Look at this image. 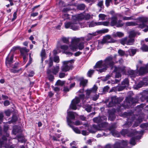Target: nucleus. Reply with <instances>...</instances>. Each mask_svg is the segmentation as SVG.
Instances as JSON below:
<instances>
[{
	"label": "nucleus",
	"instance_id": "f257e3e1",
	"mask_svg": "<svg viewBox=\"0 0 148 148\" xmlns=\"http://www.w3.org/2000/svg\"><path fill=\"white\" fill-rule=\"evenodd\" d=\"M113 58L111 56L107 57L103 61L100 60L94 66L95 68H99V71L100 73L105 71L109 67H112L114 64L112 61Z\"/></svg>",
	"mask_w": 148,
	"mask_h": 148
},
{
	"label": "nucleus",
	"instance_id": "f03ea898",
	"mask_svg": "<svg viewBox=\"0 0 148 148\" xmlns=\"http://www.w3.org/2000/svg\"><path fill=\"white\" fill-rule=\"evenodd\" d=\"M84 18V15L80 14L72 16V22H67L64 23L65 27L66 28H70L73 30H77L78 27L75 25L77 24L79 20Z\"/></svg>",
	"mask_w": 148,
	"mask_h": 148
},
{
	"label": "nucleus",
	"instance_id": "7ed1b4c3",
	"mask_svg": "<svg viewBox=\"0 0 148 148\" xmlns=\"http://www.w3.org/2000/svg\"><path fill=\"white\" fill-rule=\"evenodd\" d=\"M147 21V19L144 18H140L137 19L136 22H128L125 23L126 25L127 26H135L138 25V27L143 28L145 27V24L143 23H145Z\"/></svg>",
	"mask_w": 148,
	"mask_h": 148
},
{
	"label": "nucleus",
	"instance_id": "20e7f679",
	"mask_svg": "<svg viewBox=\"0 0 148 148\" xmlns=\"http://www.w3.org/2000/svg\"><path fill=\"white\" fill-rule=\"evenodd\" d=\"M107 120V118L105 116H103L101 117L98 116L95 117L93 119V121L98 124H100L98 126L100 125L99 128H101L104 130V127H106L107 125V123L106 122Z\"/></svg>",
	"mask_w": 148,
	"mask_h": 148
},
{
	"label": "nucleus",
	"instance_id": "39448f33",
	"mask_svg": "<svg viewBox=\"0 0 148 148\" xmlns=\"http://www.w3.org/2000/svg\"><path fill=\"white\" fill-rule=\"evenodd\" d=\"M127 141L123 140L117 141L114 145V148H126L127 145ZM112 145L110 144L106 145L104 148H111Z\"/></svg>",
	"mask_w": 148,
	"mask_h": 148
},
{
	"label": "nucleus",
	"instance_id": "423d86ee",
	"mask_svg": "<svg viewBox=\"0 0 148 148\" xmlns=\"http://www.w3.org/2000/svg\"><path fill=\"white\" fill-rule=\"evenodd\" d=\"M117 19L116 16L114 15L111 17L110 18V25L112 26L116 25L117 27H118L123 26L124 23H122L121 20H119L117 21Z\"/></svg>",
	"mask_w": 148,
	"mask_h": 148
},
{
	"label": "nucleus",
	"instance_id": "0eeeda50",
	"mask_svg": "<svg viewBox=\"0 0 148 148\" xmlns=\"http://www.w3.org/2000/svg\"><path fill=\"white\" fill-rule=\"evenodd\" d=\"M114 71L115 73V77L116 78H119L121 77V73L124 74L126 72L125 67L122 66L119 67H114Z\"/></svg>",
	"mask_w": 148,
	"mask_h": 148
},
{
	"label": "nucleus",
	"instance_id": "6e6552de",
	"mask_svg": "<svg viewBox=\"0 0 148 148\" xmlns=\"http://www.w3.org/2000/svg\"><path fill=\"white\" fill-rule=\"evenodd\" d=\"M80 38L74 37L71 38V44L69 47L70 49L73 51H75L77 48V44L79 41Z\"/></svg>",
	"mask_w": 148,
	"mask_h": 148
},
{
	"label": "nucleus",
	"instance_id": "1a4fd4ad",
	"mask_svg": "<svg viewBox=\"0 0 148 148\" xmlns=\"http://www.w3.org/2000/svg\"><path fill=\"white\" fill-rule=\"evenodd\" d=\"M116 40L112 38L110 36L107 35L103 38L102 42L103 43H115L116 42Z\"/></svg>",
	"mask_w": 148,
	"mask_h": 148
},
{
	"label": "nucleus",
	"instance_id": "9d476101",
	"mask_svg": "<svg viewBox=\"0 0 148 148\" xmlns=\"http://www.w3.org/2000/svg\"><path fill=\"white\" fill-rule=\"evenodd\" d=\"M63 65L61 67L62 71L66 72L69 71L72 67V65L68 64V62L63 61L62 62Z\"/></svg>",
	"mask_w": 148,
	"mask_h": 148
},
{
	"label": "nucleus",
	"instance_id": "9b49d317",
	"mask_svg": "<svg viewBox=\"0 0 148 148\" xmlns=\"http://www.w3.org/2000/svg\"><path fill=\"white\" fill-rule=\"evenodd\" d=\"M80 99L79 97H76L74 99L71 101V104L70 107L72 109L75 110L77 109V104L79 103Z\"/></svg>",
	"mask_w": 148,
	"mask_h": 148
},
{
	"label": "nucleus",
	"instance_id": "f8f14e48",
	"mask_svg": "<svg viewBox=\"0 0 148 148\" xmlns=\"http://www.w3.org/2000/svg\"><path fill=\"white\" fill-rule=\"evenodd\" d=\"M67 114L68 116L66 118L67 121V119H68L71 122L70 125L72 124V120L75 119V116L77 115V114L75 112H68Z\"/></svg>",
	"mask_w": 148,
	"mask_h": 148
},
{
	"label": "nucleus",
	"instance_id": "ddd939ff",
	"mask_svg": "<svg viewBox=\"0 0 148 148\" xmlns=\"http://www.w3.org/2000/svg\"><path fill=\"white\" fill-rule=\"evenodd\" d=\"M148 72V63L144 66L140 67L139 72L140 75H143Z\"/></svg>",
	"mask_w": 148,
	"mask_h": 148
},
{
	"label": "nucleus",
	"instance_id": "4468645a",
	"mask_svg": "<svg viewBox=\"0 0 148 148\" xmlns=\"http://www.w3.org/2000/svg\"><path fill=\"white\" fill-rule=\"evenodd\" d=\"M100 125L97 126L96 125H93L92 127H91V129H90L89 128H88L89 131L92 133H95L97 130H104V129L101 128H99V127Z\"/></svg>",
	"mask_w": 148,
	"mask_h": 148
},
{
	"label": "nucleus",
	"instance_id": "2eb2a0df",
	"mask_svg": "<svg viewBox=\"0 0 148 148\" xmlns=\"http://www.w3.org/2000/svg\"><path fill=\"white\" fill-rule=\"evenodd\" d=\"M60 70V67L59 65H57L55 66H54L51 71L50 70H48L47 71V73L48 74L50 73H52L53 74L56 75L59 71Z\"/></svg>",
	"mask_w": 148,
	"mask_h": 148
},
{
	"label": "nucleus",
	"instance_id": "dca6fc26",
	"mask_svg": "<svg viewBox=\"0 0 148 148\" xmlns=\"http://www.w3.org/2000/svg\"><path fill=\"white\" fill-rule=\"evenodd\" d=\"M13 54L10 53L6 59L5 63L7 65L13 62Z\"/></svg>",
	"mask_w": 148,
	"mask_h": 148
},
{
	"label": "nucleus",
	"instance_id": "f3484780",
	"mask_svg": "<svg viewBox=\"0 0 148 148\" xmlns=\"http://www.w3.org/2000/svg\"><path fill=\"white\" fill-rule=\"evenodd\" d=\"M115 110L112 109L111 110H109L108 113L109 114L108 119L111 121H112L114 119L115 116L114 114Z\"/></svg>",
	"mask_w": 148,
	"mask_h": 148
},
{
	"label": "nucleus",
	"instance_id": "a211bd4d",
	"mask_svg": "<svg viewBox=\"0 0 148 148\" xmlns=\"http://www.w3.org/2000/svg\"><path fill=\"white\" fill-rule=\"evenodd\" d=\"M97 88L96 86H94L90 90H86V97L88 98L89 97L90 94L92 92L95 93L96 92Z\"/></svg>",
	"mask_w": 148,
	"mask_h": 148
},
{
	"label": "nucleus",
	"instance_id": "6ab92c4d",
	"mask_svg": "<svg viewBox=\"0 0 148 148\" xmlns=\"http://www.w3.org/2000/svg\"><path fill=\"white\" fill-rule=\"evenodd\" d=\"M97 35V32L92 33H89L88 35L85 37L84 38H83L82 40H84V39L87 40H89L91 39L94 36H95Z\"/></svg>",
	"mask_w": 148,
	"mask_h": 148
},
{
	"label": "nucleus",
	"instance_id": "aec40b11",
	"mask_svg": "<svg viewBox=\"0 0 148 148\" xmlns=\"http://www.w3.org/2000/svg\"><path fill=\"white\" fill-rule=\"evenodd\" d=\"M60 49L61 50H60L59 52H62L63 53H65L69 49V46L66 45H61L59 48L58 49L59 50Z\"/></svg>",
	"mask_w": 148,
	"mask_h": 148
},
{
	"label": "nucleus",
	"instance_id": "412c9836",
	"mask_svg": "<svg viewBox=\"0 0 148 148\" xmlns=\"http://www.w3.org/2000/svg\"><path fill=\"white\" fill-rule=\"evenodd\" d=\"M71 123V121H70L69 119H67V123L68 125L71 127L74 131L77 134H79L81 133L80 131L78 129V128L77 127H74L73 126H72V124L70 125V123Z\"/></svg>",
	"mask_w": 148,
	"mask_h": 148
},
{
	"label": "nucleus",
	"instance_id": "4be33fe9",
	"mask_svg": "<svg viewBox=\"0 0 148 148\" xmlns=\"http://www.w3.org/2000/svg\"><path fill=\"white\" fill-rule=\"evenodd\" d=\"M124 36V34L123 33L119 32H114L112 34V37L114 38H116L117 37L121 38L123 36Z\"/></svg>",
	"mask_w": 148,
	"mask_h": 148
},
{
	"label": "nucleus",
	"instance_id": "5701e85b",
	"mask_svg": "<svg viewBox=\"0 0 148 148\" xmlns=\"http://www.w3.org/2000/svg\"><path fill=\"white\" fill-rule=\"evenodd\" d=\"M140 33L138 32H136L134 30H132L130 31L129 32V37L133 38L137 35H139Z\"/></svg>",
	"mask_w": 148,
	"mask_h": 148
},
{
	"label": "nucleus",
	"instance_id": "b1692460",
	"mask_svg": "<svg viewBox=\"0 0 148 148\" xmlns=\"http://www.w3.org/2000/svg\"><path fill=\"white\" fill-rule=\"evenodd\" d=\"M140 138V137L138 136H136L134 137H132L130 140V143L133 145H134L136 144L135 141L137 140H139Z\"/></svg>",
	"mask_w": 148,
	"mask_h": 148
},
{
	"label": "nucleus",
	"instance_id": "393cba45",
	"mask_svg": "<svg viewBox=\"0 0 148 148\" xmlns=\"http://www.w3.org/2000/svg\"><path fill=\"white\" fill-rule=\"evenodd\" d=\"M20 50L21 54L23 56H26L27 53L29 51V50L25 47L20 48Z\"/></svg>",
	"mask_w": 148,
	"mask_h": 148
},
{
	"label": "nucleus",
	"instance_id": "a878e982",
	"mask_svg": "<svg viewBox=\"0 0 148 148\" xmlns=\"http://www.w3.org/2000/svg\"><path fill=\"white\" fill-rule=\"evenodd\" d=\"M111 99L114 104L119 103L121 101L120 99L118 98H117L116 96H114L111 97Z\"/></svg>",
	"mask_w": 148,
	"mask_h": 148
},
{
	"label": "nucleus",
	"instance_id": "bb28decb",
	"mask_svg": "<svg viewBox=\"0 0 148 148\" xmlns=\"http://www.w3.org/2000/svg\"><path fill=\"white\" fill-rule=\"evenodd\" d=\"M127 38V45H132L134 44V38L132 37Z\"/></svg>",
	"mask_w": 148,
	"mask_h": 148
},
{
	"label": "nucleus",
	"instance_id": "cd10ccee",
	"mask_svg": "<svg viewBox=\"0 0 148 148\" xmlns=\"http://www.w3.org/2000/svg\"><path fill=\"white\" fill-rule=\"evenodd\" d=\"M21 131L20 127L16 126L14 127L13 130V134L15 135H16L17 133L20 132Z\"/></svg>",
	"mask_w": 148,
	"mask_h": 148
},
{
	"label": "nucleus",
	"instance_id": "c85d7f7f",
	"mask_svg": "<svg viewBox=\"0 0 148 148\" xmlns=\"http://www.w3.org/2000/svg\"><path fill=\"white\" fill-rule=\"evenodd\" d=\"M137 49H130L128 50V52L130 56H133L136 53Z\"/></svg>",
	"mask_w": 148,
	"mask_h": 148
},
{
	"label": "nucleus",
	"instance_id": "c756f323",
	"mask_svg": "<svg viewBox=\"0 0 148 148\" xmlns=\"http://www.w3.org/2000/svg\"><path fill=\"white\" fill-rule=\"evenodd\" d=\"M129 81L128 79L125 78L122 82V85L124 86L125 87L128 86Z\"/></svg>",
	"mask_w": 148,
	"mask_h": 148
},
{
	"label": "nucleus",
	"instance_id": "7c9ffc66",
	"mask_svg": "<svg viewBox=\"0 0 148 148\" xmlns=\"http://www.w3.org/2000/svg\"><path fill=\"white\" fill-rule=\"evenodd\" d=\"M127 37H125L120 40L121 43L123 45H125V44L127 45Z\"/></svg>",
	"mask_w": 148,
	"mask_h": 148
},
{
	"label": "nucleus",
	"instance_id": "2f4dec72",
	"mask_svg": "<svg viewBox=\"0 0 148 148\" xmlns=\"http://www.w3.org/2000/svg\"><path fill=\"white\" fill-rule=\"evenodd\" d=\"M46 63L48 64L49 67H51L53 64V58L51 57H50L48 61H45Z\"/></svg>",
	"mask_w": 148,
	"mask_h": 148
},
{
	"label": "nucleus",
	"instance_id": "473e14b6",
	"mask_svg": "<svg viewBox=\"0 0 148 148\" xmlns=\"http://www.w3.org/2000/svg\"><path fill=\"white\" fill-rule=\"evenodd\" d=\"M141 49L143 51H148V46L146 45L143 44L141 47Z\"/></svg>",
	"mask_w": 148,
	"mask_h": 148
},
{
	"label": "nucleus",
	"instance_id": "72a5a7b5",
	"mask_svg": "<svg viewBox=\"0 0 148 148\" xmlns=\"http://www.w3.org/2000/svg\"><path fill=\"white\" fill-rule=\"evenodd\" d=\"M142 119L141 118H138V119H137L136 121L135 124L134 125L133 127H135L138 125V124L141 123L142 121Z\"/></svg>",
	"mask_w": 148,
	"mask_h": 148
},
{
	"label": "nucleus",
	"instance_id": "f704fd0d",
	"mask_svg": "<svg viewBox=\"0 0 148 148\" xmlns=\"http://www.w3.org/2000/svg\"><path fill=\"white\" fill-rule=\"evenodd\" d=\"M128 74L130 77H135L136 74L134 71L132 70H130L128 71Z\"/></svg>",
	"mask_w": 148,
	"mask_h": 148
},
{
	"label": "nucleus",
	"instance_id": "c9c22d12",
	"mask_svg": "<svg viewBox=\"0 0 148 148\" xmlns=\"http://www.w3.org/2000/svg\"><path fill=\"white\" fill-rule=\"evenodd\" d=\"M108 29H104L102 30L97 31V34L100 33H105L108 32Z\"/></svg>",
	"mask_w": 148,
	"mask_h": 148
},
{
	"label": "nucleus",
	"instance_id": "e433bc0d",
	"mask_svg": "<svg viewBox=\"0 0 148 148\" xmlns=\"http://www.w3.org/2000/svg\"><path fill=\"white\" fill-rule=\"evenodd\" d=\"M87 82V80H82L80 81V85H82L83 87H84L85 86Z\"/></svg>",
	"mask_w": 148,
	"mask_h": 148
},
{
	"label": "nucleus",
	"instance_id": "4c0bfd02",
	"mask_svg": "<svg viewBox=\"0 0 148 148\" xmlns=\"http://www.w3.org/2000/svg\"><path fill=\"white\" fill-rule=\"evenodd\" d=\"M45 50V49H42L41 53V56L42 57V59H44L46 56Z\"/></svg>",
	"mask_w": 148,
	"mask_h": 148
},
{
	"label": "nucleus",
	"instance_id": "58836bf2",
	"mask_svg": "<svg viewBox=\"0 0 148 148\" xmlns=\"http://www.w3.org/2000/svg\"><path fill=\"white\" fill-rule=\"evenodd\" d=\"M85 7V6L84 4H80L79 5L77 6L78 9L80 10H84Z\"/></svg>",
	"mask_w": 148,
	"mask_h": 148
},
{
	"label": "nucleus",
	"instance_id": "ea45409f",
	"mask_svg": "<svg viewBox=\"0 0 148 148\" xmlns=\"http://www.w3.org/2000/svg\"><path fill=\"white\" fill-rule=\"evenodd\" d=\"M106 17V15L103 14H100L99 15V19L101 20H104Z\"/></svg>",
	"mask_w": 148,
	"mask_h": 148
},
{
	"label": "nucleus",
	"instance_id": "a19ab883",
	"mask_svg": "<svg viewBox=\"0 0 148 148\" xmlns=\"http://www.w3.org/2000/svg\"><path fill=\"white\" fill-rule=\"evenodd\" d=\"M64 83V82L59 80L56 82V84L57 85L62 86Z\"/></svg>",
	"mask_w": 148,
	"mask_h": 148
},
{
	"label": "nucleus",
	"instance_id": "79ce46f5",
	"mask_svg": "<svg viewBox=\"0 0 148 148\" xmlns=\"http://www.w3.org/2000/svg\"><path fill=\"white\" fill-rule=\"evenodd\" d=\"M20 48V47H14L12 48V49L10 51V53L11 54L12 53L13 54L14 52L17 49Z\"/></svg>",
	"mask_w": 148,
	"mask_h": 148
},
{
	"label": "nucleus",
	"instance_id": "37998d69",
	"mask_svg": "<svg viewBox=\"0 0 148 148\" xmlns=\"http://www.w3.org/2000/svg\"><path fill=\"white\" fill-rule=\"evenodd\" d=\"M147 19V21L145 23H144L145 24V27H147V28L145 29L143 31L145 32H147L148 31V22H147V19Z\"/></svg>",
	"mask_w": 148,
	"mask_h": 148
},
{
	"label": "nucleus",
	"instance_id": "c03bdc74",
	"mask_svg": "<svg viewBox=\"0 0 148 148\" xmlns=\"http://www.w3.org/2000/svg\"><path fill=\"white\" fill-rule=\"evenodd\" d=\"M123 20H134L132 16L130 17H127L124 16L123 17Z\"/></svg>",
	"mask_w": 148,
	"mask_h": 148
},
{
	"label": "nucleus",
	"instance_id": "a18cd8bd",
	"mask_svg": "<svg viewBox=\"0 0 148 148\" xmlns=\"http://www.w3.org/2000/svg\"><path fill=\"white\" fill-rule=\"evenodd\" d=\"M62 40L63 42L65 43H69V38L63 37L62 38Z\"/></svg>",
	"mask_w": 148,
	"mask_h": 148
},
{
	"label": "nucleus",
	"instance_id": "49530a36",
	"mask_svg": "<svg viewBox=\"0 0 148 148\" xmlns=\"http://www.w3.org/2000/svg\"><path fill=\"white\" fill-rule=\"evenodd\" d=\"M53 61L56 63H58L59 62V58L58 56H55L53 58Z\"/></svg>",
	"mask_w": 148,
	"mask_h": 148
},
{
	"label": "nucleus",
	"instance_id": "de8ad7c7",
	"mask_svg": "<svg viewBox=\"0 0 148 148\" xmlns=\"http://www.w3.org/2000/svg\"><path fill=\"white\" fill-rule=\"evenodd\" d=\"M118 53L119 55L121 56H123L125 54V51L121 49H119L118 50Z\"/></svg>",
	"mask_w": 148,
	"mask_h": 148
},
{
	"label": "nucleus",
	"instance_id": "09e8293b",
	"mask_svg": "<svg viewBox=\"0 0 148 148\" xmlns=\"http://www.w3.org/2000/svg\"><path fill=\"white\" fill-rule=\"evenodd\" d=\"M73 124L75 125H79L82 124V123L81 122L77 120L75 122H72V124Z\"/></svg>",
	"mask_w": 148,
	"mask_h": 148
},
{
	"label": "nucleus",
	"instance_id": "8fccbe9b",
	"mask_svg": "<svg viewBox=\"0 0 148 148\" xmlns=\"http://www.w3.org/2000/svg\"><path fill=\"white\" fill-rule=\"evenodd\" d=\"M62 17L64 20L69 19V14H64L62 16Z\"/></svg>",
	"mask_w": 148,
	"mask_h": 148
},
{
	"label": "nucleus",
	"instance_id": "3c124183",
	"mask_svg": "<svg viewBox=\"0 0 148 148\" xmlns=\"http://www.w3.org/2000/svg\"><path fill=\"white\" fill-rule=\"evenodd\" d=\"M114 105V103L112 101L111 99V101L109 102L108 104H107V106L108 107H111L113 106Z\"/></svg>",
	"mask_w": 148,
	"mask_h": 148
},
{
	"label": "nucleus",
	"instance_id": "603ef678",
	"mask_svg": "<svg viewBox=\"0 0 148 148\" xmlns=\"http://www.w3.org/2000/svg\"><path fill=\"white\" fill-rule=\"evenodd\" d=\"M78 47L79 50L82 49L84 48V45L83 43H80L78 46Z\"/></svg>",
	"mask_w": 148,
	"mask_h": 148
},
{
	"label": "nucleus",
	"instance_id": "864d4df0",
	"mask_svg": "<svg viewBox=\"0 0 148 148\" xmlns=\"http://www.w3.org/2000/svg\"><path fill=\"white\" fill-rule=\"evenodd\" d=\"M91 107L90 105H88L85 108V110L88 112H90L91 111Z\"/></svg>",
	"mask_w": 148,
	"mask_h": 148
},
{
	"label": "nucleus",
	"instance_id": "5fc2aeb1",
	"mask_svg": "<svg viewBox=\"0 0 148 148\" xmlns=\"http://www.w3.org/2000/svg\"><path fill=\"white\" fill-rule=\"evenodd\" d=\"M94 71L93 70H90L87 73V75L88 77H91V75L93 73Z\"/></svg>",
	"mask_w": 148,
	"mask_h": 148
},
{
	"label": "nucleus",
	"instance_id": "6e6d98bb",
	"mask_svg": "<svg viewBox=\"0 0 148 148\" xmlns=\"http://www.w3.org/2000/svg\"><path fill=\"white\" fill-rule=\"evenodd\" d=\"M128 133V131L127 130L123 129L121 132V134L123 135H125Z\"/></svg>",
	"mask_w": 148,
	"mask_h": 148
},
{
	"label": "nucleus",
	"instance_id": "4d7b16f0",
	"mask_svg": "<svg viewBox=\"0 0 148 148\" xmlns=\"http://www.w3.org/2000/svg\"><path fill=\"white\" fill-rule=\"evenodd\" d=\"M88 26L89 27H92L96 26L95 22H91L88 23Z\"/></svg>",
	"mask_w": 148,
	"mask_h": 148
},
{
	"label": "nucleus",
	"instance_id": "13d9d810",
	"mask_svg": "<svg viewBox=\"0 0 148 148\" xmlns=\"http://www.w3.org/2000/svg\"><path fill=\"white\" fill-rule=\"evenodd\" d=\"M32 59L31 58L30 56V54H29V60L28 63L25 66V67H27L29 65L32 63Z\"/></svg>",
	"mask_w": 148,
	"mask_h": 148
},
{
	"label": "nucleus",
	"instance_id": "bf43d9fd",
	"mask_svg": "<svg viewBox=\"0 0 148 148\" xmlns=\"http://www.w3.org/2000/svg\"><path fill=\"white\" fill-rule=\"evenodd\" d=\"M103 1H101L99 2L97 4V5L99 6L101 8H103Z\"/></svg>",
	"mask_w": 148,
	"mask_h": 148
},
{
	"label": "nucleus",
	"instance_id": "052dcab7",
	"mask_svg": "<svg viewBox=\"0 0 148 148\" xmlns=\"http://www.w3.org/2000/svg\"><path fill=\"white\" fill-rule=\"evenodd\" d=\"M125 87L123 85H122L121 86H120L117 88V89L119 91H122L123 90Z\"/></svg>",
	"mask_w": 148,
	"mask_h": 148
},
{
	"label": "nucleus",
	"instance_id": "680f3d73",
	"mask_svg": "<svg viewBox=\"0 0 148 148\" xmlns=\"http://www.w3.org/2000/svg\"><path fill=\"white\" fill-rule=\"evenodd\" d=\"M112 1V0H106L105 4L107 7H108L110 5V4Z\"/></svg>",
	"mask_w": 148,
	"mask_h": 148
},
{
	"label": "nucleus",
	"instance_id": "e2e57ef3",
	"mask_svg": "<svg viewBox=\"0 0 148 148\" xmlns=\"http://www.w3.org/2000/svg\"><path fill=\"white\" fill-rule=\"evenodd\" d=\"M102 25L105 26H108L110 24V22L108 21H102Z\"/></svg>",
	"mask_w": 148,
	"mask_h": 148
},
{
	"label": "nucleus",
	"instance_id": "0e129e2a",
	"mask_svg": "<svg viewBox=\"0 0 148 148\" xmlns=\"http://www.w3.org/2000/svg\"><path fill=\"white\" fill-rule=\"evenodd\" d=\"M48 74V78L51 81H53L54 79V77L53 75H50V73Z\"/></svg>",
	"mask_w": 148,
	"mask_h": 148
},
{
	"label": "nucleus",
	"instance_id": "69168bd1",
	"mask_svg": "<svg viewBox=\"0 0 148 148\" xmlns=\"http://www.w3.org/2000/svg\"><path fill=\"white\" fill-rule=\"evenodd\" d=\"M132 123L131 122H128V123H125L123 126L124 127H127L131 125Z\"/></svg>",
	"mask_w": 148,
	"mask_h": 148
},
{
	"label": "nucleus",
	"instance_id": "338daca9",
	"mask_svg": "<svg viewBox=\"0 0 148 148\" xmlns=\"http://www.w3.org/2000/svg\"><path fill=\"white\" fill-rule=\"evenodd\" d=\"M65 76V73H60L59 75V77L60 78L64 77Z\"/></svg>",
	"mask_w": 148,
	"mask_h": 148
},
{
	"label": "nucleus",
	"instance_id": "774afa93",
	"mask_svg": "<svg viewBox=\"0 0 148 148\" xmlns=\"http://www.w3.org/2000/svg\"><path fill=\"white\" fill-rule=\"evenodd\" d=\"M17 117L15 116H14L12 118V119H11V122L12 123L15 122L17 121Z\"/></svg>",
	"mask_w": 148,
	"mask_h": 148
}]
</instances>
